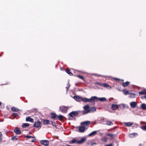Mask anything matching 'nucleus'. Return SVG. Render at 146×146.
<instances>
[{
	"label": "nucleus",
	"instance_id": "1",
	"mask_svg": "<svg viewBox=\"0 0 146 146\" xmlns=\"http://www.w3.org/2000/svg\"><path fill=\"white\" fill-rule=\"evenodd\" d=\"M84 110L82 111L83 114L85 115L89 113H93L96 111V108L95 107H90L88 105L84 106Z\"/></svg>",
	"mask_w": 146,
	"mask_h": 146
},
{
	"label": "nucleus",
	"instance_id": "2",
	"mask_svg": "<svg viewBox=\"0 0 146 146\" xmlns=\"http://www.w3.org/2000/svg\"><path fill=\"white\" fill-rule=\"evenodd\" d=\"M86 140L85 138H82L80 140H78L75 139H73L70 141V143H76L78 144H80L84 142Z\"/></svg>",
	"mask_w": 146,
	"mask_h": 146
},
{
	"label": "nucleus",
	"instance_id": "3",
	"mask_svg": "<svg viewBox=\"0 0 146 146\" xmlns=\"http://www.w3.org/2000/svg\"><path fill=\"white\" fill-rule=\"evenodd\" d=\"M69 108V107L62 105L60 107L59 110L62 113H66Z\"/></svg>",
	"mask_w": 146,
	"mask_h": 146
},
{
	"label": "nucleus",
	"instance_id": "4",
	"mask_svg": "<svg viewBox=\"0 0 146 146\" xmlns=\"http://www.w3.org/2000/svg\"><path fill=\"white\" fill-rule=\"evenodd\" d=\"M94 96L92 97L90 99L87 98H82V101L84 102H94Z\"/></svg>",
	"mask_w": 146,
	"mask_h": 146
},
{
	"label": "nucleus",
	"instance_id": "5",
	"mask_svg": "<svg viewBox=\"0 0 146 146\" xmlns=\"http://www.w3.org/2000/svg\"><path fill=\"white\" fill-rule=\"evenodd\" d=\"M79 114V111H73L70 113L68 114V115L72 117H73L76 116Z\"/></svg>",
	"mask_w": 146,
	"mask_h": 146
},
{
	"label": "nucleus",
	"instance_id": "6",
	"mask_svg": "<svg viewBox=\"0 0 146 146\" xmlns=\"http://www.w3.org/2000/svg\"><path fill=\"white\" fill-rule=\"evenodd\" d=\"M94 102H97L98 100H100L101 102L105 101L106 99L105 98H98L96 96H94Z\"/></svg>",
	"mask_w": 146,
	"mask_h": 146
},
{
	"label": "nucleus",
	"instance_id": "7",
	"mask_svg": "<svg viewBox=\"0 0 146 146\" xmlns=\"http://www.w3.org/2000/svg\"><path fill=\"white\" fill-rule=\"evenodd\" d=\"M40 143L45 146H48L49 144V142L47 140H42L40 141Z\"/></svg>",
	"mask_w": 146,
	"mask_h": 146
},
{
	"label": "nucleus",
	"instance_id": "8",
	"mask_svg": "<svg viewBox=\"0 0 146 146\" xmlns=\"http://www.w3.org/2000/svg\"><path fill=\"white\" fill-rule=\"evenodd\" d=\"M74 98L77 102H80L82 101V98L78 96H75L74 97Z\"/></svg>",
	"mask_w": 146,
	"mask_h": 146
},
{
	"label": "nucleus",
	"instance_id": "9",
	"mask_svg": "<svg viewBox=\"0 0 146 146\" xmlns=\"http://www.w3.org/2000/svg\"><path fill=\"white\" fill-rule=\"evenodd\" d=\"M14 131L15 133L17 135L20 134L21 133V131L19 128L17 127L15 128Z\"/></svg>",
	"mask_w": 146,
	"mask_h": 146
},
{
	"label": "nucleus",
	"instance_id": "10",
	"mask_svg": "<svg viewBox=\"0 0 146 146\" xmlns=\"http://www.w3.org/2000/svg\"><path fill=\"white\" fill-rule=\"evenodd\" d=\"M41 123L39 121L36 122L34 125V127L36 128H39L40 127Z\"/></svg>",
	"mask_w": 146,
	"mask_h": 146
},
{
	"label": "nucleus",
	"instance_id": "11",
	"mask_svg": "<svg viewBox=\"0 0 146 146\" xmlns=\"http://www.w3.org/2000/svg\"><path fill=\"white\" fill-rule=\"evenodd\" d=\"M90 121H86L82 122L81 123V125H82L88 126L90 125Z\"/></svg>",
	"mask_w": 146,
	"mask_h": 146
},
{
	"label": "nucleus",
	"instance_id": "12",
	"mask_svg": "<svg viewBox=\"0 0 146 146\" xmlns=\"http://www.w3.org/2000/svg\"><path fill=\"white\" fill-rule=\"evenodd\" d=\"M130 105L132 108H134L137 105V103L135 102H131L130 103Z\"/></svg>",
	"mask_w": 146,
	"mask_h": 146
},
{
	"label": "nucleus",
	"instance_id": "13",
	"mask_svg": "<svg viewBox=\"0 0 146 146\" xmlns=\"http://www.w3.org/2000/svg\"><path fill=\"white\" fill-rule=\"evenodd\" d=\"M97 131H94L89 134L88 136L89 137H91L94 136L97 134Z\"/></svg>",
	"mask_w": 146,
	"mask_h": 146
},
{
	"label": "nucleus",
	"instance_id": "14",
	"mask_svg": "<svg viewBox=\"0 0 146 146\" xmlns=\"http://www.w3.org/2000/svg\"><path fill=\"white\" fill-rule=\"evenodd\" d=\"M138 134L137 133H135L130 134L129 135V136L130 137L133 138L135 137Z\"/></svg>",
	"mask_w": 146,
	"mask_h": 146
},
{
	"label": "nucleus",
	"instance_id": "15",
	"mask_svg": "<svg viewBox=\"0 0 146 146\" xmlns=\"http://www.w3.org/2000/svg\"><path fill=\"white\" fill-rule=\"evenodd\" d=\"M85 129V128L83 127L80 126L79 127V131L81 132H83L84 131Z\"/></svg>",
	"mask_w": 146,
	"mask_h": 146
},
{
	"label": "nucleus",
	"instance_id": "16",
	"mask_svg": "<svg viewBox=\"0 0 146 146\" xmlns=\"http://www.w3.org/2000/svg\"><path fill=\"white\" fill-rule=\"evenodd\" d=\"M111 108L112 110H115L118 108V106L116 104H112Z\"/></svg>",
	"mask_w": 146,
	"mask_h": 146
},
{
	"label": "nucleus",
	"instance_id": "17",
	"mask_svg": "<svg viewBox=\"0 0 146 146\" xmlns=\"http://www.w3.org/2000/svg\"><path fill=\"white\" fill-rule=\"evenodd\" d=\"M26 120L27 121H29L31 122H34V119L30 117H26Z\"/></svg>",
	"mask_w": 146,
	"mask_h": 146
},
{
	"label": "nucleus",
	"instance_id": "18",
	"mask_svg": "<svg viewBox=\"0 0 146 146\" xmlns=\"http://www.w3.org/2000/svg\"><path fill=\"white\" fill-rule=\"evenodd\" d=\"M102 85H103L104 87L106 88L109 89H111V87L110 86H109L106 83L103 84Z\"/></svg>",
	"mask_w": 146,
	"mask_h": 146
},
{
	"label": "nucleus",
	"instance_id": "19",
	"mask_svg": "<svg viewBox=\"0 0 146 146\" xmlns=\"http://www.w3.org/2000/svg\"><path fill=\"white\" fill-rule=\"evenodd\" d=\"M11 110L13 111H16L18 112L19 111V110L18 109L15 108V107H13L11 108Z\"/></svg>",
	"mask_w": 146,
	"mask_h": 146
},
{
	"label": "nucleus",
	"instance_id": "20",
	"mask_svg": "<svg viewBox=\"0 0 146 146\" xmlns=\"http://www.w3.org/2000/svg\"><path fill=\"white\" fill-rule=\"evenodd\" d=\"M57 115L54 113H51V117L52 119H55Z\"/></svg>",
	"mask_w": 146,
	"mask_h": 146
},
{
	"label": "nucleus",
	"instance_id": "21",
	"mask_svg": "<svg viewBox=\"0 0 146 146\" xmlns=\"http://www.w3.org/2000/svg\"><path fill=\"white\" fill-rule=\"evenodd\" d=\"M139 93L140 95H145L146 94V89H144V90L139 92Z\"/></svg>",
	"mask_w": 146,
	"mask_h": 146
},
{
	"label": "nucleus",
	"instance_id": "22",
	"mask_svg": "<svg viewBox=\"0 0 146 146\" xmlns=\"http://www.w3.org/2000/svg\"><path fill=\"white\" fill-rule=\"evenodd\" d=\"M113 123L110 121H107L106 124L110 126L112 125L113 124Z\"/></svg>",
	"mask_w": 146,
	"mask_h": 146
},
{
	"label": "nucleus",
	"instance_id": "23",
	"mask_svg": "<svg viewBox=\"0 0 146 146\" xmlns=\"http://www.w3.org/2000/svg\"><path fill=\"white\" fill-rule=\"evenodd\" d=\"M141 108L143 110H146V104H142L141 106Z\"/></svg>",
	"mask_w": 146,
	"mask_h": 146
},
{
	"label": "nucleus",
	"instance_id": "24",
	"mask_svg": "<svg viewBox=\"0 0 146 146\" xmlns=\"http://www.w3.org/2000/svg\"><path fill=\"white\" fill-rule=\"evenodd\" d=\"M66 72L68 73V74L71 76H72L73 75V74L69 70V69H66Z\"/></svg>",
	"mask_w": 146,
	"mask_h": 146
},
{
	"label": "nucleus",
	"instance_id": "25",
	"mask_svg": "<svg viewBox=\"0 0 146 146\" xmlns=\"http://www.w3.org/2000/svg\"><path fill=\"white\" fill-rule=\"evenodd\" d=\"M58 118L60 121H61L63 119L64 116L61 115H59L58 116Z\"/></svg>",
	"mask_w": 146,
	"mask_h": 146
},
{
	"label": "nucleus",
	"instance_id": "26",
	"mask_svg": "<svg viewBox=\"0 0 146 146\" xmlns=\"http://www.w3.org/2000/svg\"><path fill=\"white\" fill-rule=\"evenodd\" d=\"M3 135L0 131V143H1L3 142V139H2Z\"/></svg>",
	"mask_w": 146,
	"mask_h": 146
},
{
	"label": "nucleus",
	"instance_id": "27",
	"mask_svg": "<svg viewBox=\"0 0 146 146\" xmlns=\"http://www.w3.org/2000/svg\"><path fill=\"white\" fill-rule=\"evenodd\" d=\"M50 121L48 120H44L43 121V123L44 124H47L49 123Z\"/></svg>",
	"mask_w": 146,
	"mask_h": 146
},
{
	"label": "nucleus",
	"instance_id": "28",
	"mask_svg": "<svg viewBox=\"0 0 146 146\" xmlns=\"http://www.w3.org/2000/svg\"><path fill=\"white\" fill-rule=\"evenodd\" d=\"M29 125L28 123H24L22 124V127H23L25 128Z\"/></svg>",
	"mask_w": 146,
	"mask_h": 146
},
{
	"label": "nucleus",
	"instance_id": "29",
	"mask_svg": "<svg viewBox=\"0 0 146 146\" xmlns=\"http://www.w3.org/2000/svg\"><path fill=\"white\" fill-rule=\"evenodd\" d=\"M128 94L130 95V97L131 98H134L135 97V94H134L131 93L129 94L128 93Z\"/></svg>",
	"mask_w": 146,
	"mask_h": 146
},
{
	"label": "nucleus",
	"instance_id": "30",
	"mask_svg": "<svg viewBox=\"0 0 146 146\" xmlns=\"http://www.w3.org/2000/svg\"><path fill=\"white\" fill-rule=\"evenodd\" d=\"M123 94L125 95H127L128 94V90H122Z\"/></svg>",
	"mask_w": 146,
	"mask_h": 146
},
{
	"label": "nucleus",
	"instance_id": "31",
	"mask_svg": "<svg viewBox=\"0 0 146 146\" xmlns=\"http://www.w3.org/2000/svg\"><path fill=\"white\" fill-rule=\"evenodd\" d=\"M121 109H124L125 107V105L124 104H121L119 105Z\"/></svg>",
	"mask_w": 146,
	"mask_h": 146
},
{
	"label": "nucleus",
	"instance_id": "32",
	"mask_svg": "<svg viewBox=\"0 0 146 146\" xmlns=\"http://www.w3.org/2000/svg\"><path fill=\"white\" fill-rule=\"evenodd\" d=\"M102 140L105 142H106L107 141V138L106 137H104L102 138Z\"/></svg>",
	"mask_w": 146,
	"mask_h": 146
},
{
	"label": "nucleus",
	"instance_id": "33",
	"mask_svg": "<svg viewBox=\"0 0 146 146\" xmlns=\"http://www.w3.org/2000/svg\"><path fill=\"white\" fill-rule=\"evenodd\" d=\"M122 86L124 87H125L128 86V81H126L125 83H122Z\"/></svg>",
	"mask_w": 146,
	"mask_h": 146
},
{
	"label": "nucleus",
	"instance_id": "34",
	"mask_svg": "<svg viewBox=\"0 0 146 146\" xmlns=\"http://www.w3.org/2000/svg\"><path fill=\"white\" fill-rule=\"evenodd\" d=\"M11 140H15L16 141L17 140H18V138L16 137L15 136H12L11 137Z\"/></svg>",
	"mask_w": 146,
	"mask_h": 146
},
{
	"label": "nucleus",
	"instance_id": "35",
	"mask_svg": "<svg viewBox=\"0 0 146 146\" xmlns=\"http://www.w3.org/2000/svg\"><path fill=\"white\" fill-rule=\"evenodd\" d=\"M25 137L26 138H27V139H28L30 138H35V137L34 136H29L28 135H27L25 136Z\"/></svg>",
	"mask_w": 146,
	"mask_h": 146
},
{
	"label": "nucleus",
	"instance_id": "36",
	"mask_svg": "<svg viewBox=\"0 0 146 146\" xmlns=\"http://www.w3.org/2000/svg\"><path fill=\"white\" fill-rule=\"evenodd\" d=\"M107 135L112 137L114 135V134H111V133H108L107 134Z\"/></svg>",
	"mask_w": 146,
	"mask_h": 146
},
{
	"label": "nucleus",
	"instance_id": "37",
	"mask_svg": "<svg viewBox=\"0 0 146 146\" xmlns=\"http://www.w3.org/2000/svg\"><path fill=\"white\" fill-rule=\"evenodd\" d=\"M12 115L13 116H14L15 117H16L18 115V114L17 113H12Z\"/></svg>",
	"mask_w": 146,
	"mask_h": 146
},
{
	"label": "nucleus",
	"instance_id": "38",
	"mask_svg": "<svg viewBox=\"0 0 146 146\" xmlns=\"http://www.w3.org/2000/svg\"><path fill=\"white\" fill-rule=\"evenodd\" d=\"M114 79L116 80V81H119L120 80H121V81H123V80H120L119 78H114Z\"/></svg>",
	"mask_w": 146,
	"mask_h": 146
},
{
	"label": "nucleus",
	"instance_id": "39",
	"mask_svg": "<svg viewBox=\"0 0 146 146\" xmlns=\"http://www.w3.org/2000/svg\"><path fill=\"white\" fill-rule=\"evenodd\" d=\"M141 128L143 130H146V126L144 125L142 126L141 127Z\"/></svg>",
	"mask_w": 146,
	"mask_h": 146
},
{
	"label": "nucleus",
	"instance_id": "40",
	"mask_svg": "<svg viewBox=\"0 0 146 146\" xmlns=\"http://www.w3.org/2000/svg\"><path fill=\"white\" fill-rule=\"evenodd\" d=\"M78 78L81 79H82L83 80H84V78L83 77L80 75H78Z\"/></svg>",
	"mask_w": 146,
	"mask_h": 146
},
{
	"label": "nucleus",
	"instance_id": "41",
	"mask_svg": "<svg viewBox=\"0 0 146 146\" xmlns=\"http://www.w3.org/2000/svg\"><path fill=\"white\" fill-rule=\"evenodd\" d=\"M96 84H98V85H100V86H102V85L103 84H102V83H101L100 82H97L96 83Z\"/></svg>",
	"mask_w": 146,
	"mask_h": 146
},
{
	"label": "nucleus",
	"instance_id": "42",
	"mask_svg": "<svg viewBox=\"0 0 146 146\" xmlns=\"http://www.w3.org/2000/svg\"><path fill=\"white\" fill-rule=\"evenodd\" d=\"M52 124L54 126H55L56 125L54 121H52L51 122Z\"/></svg>",
	"mask_w": 146,
	"mask_h": 146
},
{
	"label": "nucleus",
	"instance_id": "43",
	"mask_svg": "<svg viewBox=\"0 0 146 146\" xmlns=\"http://www.w3.org/2000/svg\"><path fill=\"white\" fill-rule=\"evenodd\" d=\"M68 86L67 87H66V88L67 89V91L68 90V89L69 88V86H70V84L68 82Z\"/></svg>",
	"mask_w": 146,
	"mask_h": 146
},
{
	"label": "nucleus",
	"instance_id": "44",
	"mask_svg": "<svg viewBox=\"0 0 146 146\" xmlns=\"http://www.w3.org/2000/svg\"><path fill=\"white\" fill-rule=\"evenodd\" d=\"M133 123L131 122H128V126L131 125L133 124Z\"/></svg>",
	"mask_w": 146,
	"mask_h": 146
},
{
	"label": "nucleus",
	"instance_id": "45",
	"mask_svg": "<svg viewBox=\"0 0 146 146\" xmlns=\"http://www.w3.org/2000/svg\"><path fill=\"white\" fill-rule=\"evenodd\" d=\"M113 144H112L111 143L109 144H108L105 145V146H112Z\"/></svg>",
	"mask_w": 146,
	"mask_h": 146
},
{
	"label": "nucleus",
	"instance_id": "46",
	"mask_svg": "<svg viewBox=\"0 0 146 146\" xmlns=\"http://www.w3.org/2000/svg\"><path fill=\"white\" fill-rule=\"evenodd\" d=\"M123 123L124 124V125H126V126H128V123L127 122V123L124 122Z\"/></svg>",
	"mask_w": 146,
	"mask_h": 146
},
{
	"label": "nucleus",
	"instance_id": "47",
	"mask_svg": "<svg viewBox=\"0 0 146 146\" xmlns=\"http://www.w3.org/2000/svg\"><path fill=\"white\" fill-rule=\"evenodd\" d=\"M96 143H93L91 144L92 145H96Z\"/></svg>",
	"mask_w": 146,
	"mask_h": 146
},
{
	"label": "nucleus",
	"instance_id": "48",
	"mask_svg": "<svg viewBox=\"0 0 146 146\" xmlns=\"http://www.w3.org/2000/svg\"><path fill=\"white\" fill-rule=\"evenodd\" d=\"M35 141V139H33V140H32L31 141V142H34Z\"/></svg>",
	"mask_w": 146,
	"mask_h": 146
},
{
	"label": "nucleus",
	"instance_id": "49",
	"mask_svg": "<svg viewBox=\"0 0 146 146\" xmlns=\"http://www.w3.org/2000/svg\"><path fill=\"white\" fill-rule=\"evenodd\" d=\"M64 146H71V145H68V144H66V145H65Z\"/></svg>",
	"mask_w": 146,
	"mask_h": 146
},
{
	"label": "nucleus",
	"instance_id": "50",
	"mask_svg": "<svg viewBox=\"0 0 146 146\" xmlns=\"http://www.w3.org/2000/svg\"><path fill=\"white\" fill-rule=\"evenodd\" d=\"M139 146H142V144H139Z\"/></svg>",
	"mask_w": 146,
	"mask_h": 146
},
{
	"label": "nucleus",
	"instance_id": "51",
	"mask_svg": "<svg viewBox=\"0 0 146 146\" xmlns=\"http://www.w3.org/2000/svg\"><path fill=\"white\" fill-rule=\"evenodd\" d=\"M117 89L119 91H121V90H120V89H118L117 88Z\"/></svg>",
	"mask_w": 146,
	"mask_h": 146
},
{
	"label": "nucleus",
	"instance_id": "52",
	"mask_svg": "<svg viewBox=\"0 0 146 146\" xmlns=\"http://www.w3.org/2000/svg\"><path fill=\"white\" fill-rule=\"evenodd\" d=\"M144 97L146 99V96H145Z\"/></svg>",
	"mask_w": 146,
	"mask_h": 146
},
{
	"label": "nucleus",
	"instance_id": "53",
	"mask_svg": "<svg viewBox=\"0 0 146 146\" xmlns=\"http://www.w3.org/2000/svg\"><path fill=\"white\" fill-rule=\"evenodd\" d=\"M108 131H110V129H108Z\"/></svg>",
	"mask_w": 146,
	"mask_h": 146
},
{
	"label": "nucleus",
	"instance_id": "54",
	"mask_svg": "<svg viewBox=\"0 0 146 146\" xmlns=\"http://www.w3.org/2000/svg\"><path fill=\"white\" fill-rule=\"evenodd\" d=\"M98 76H101L100 75H99Z\"/></svg>",
	"mask_w": 146,
	"mask_h": 146
},
{
	"label": "nucleus",
	"instance_id": "55",
	"mask_svg": "<svg viewBox=\"0 0 146 146\" xmlns=\"http://www.w3.org/2000/svg\"><path fill=\"white\" fill-rule=\"evenodd\" d=\"M57 66V64L56 65V66Z\"/></svg>",
	"mask_w": 146,
	"mask_h": 146
},
{
	"label": "nucleus",
	"instance_id": "56",
	"mask_svg": "<svg viewBox=\"0 0 146 146\" xmlns=\"http://www.w3.org/2000/svg\"><path fill=\"white\" fill-rule=\"evenodd\" d=\"M116 127H114V129H115V128H116Z\"/></svg>",
	"mask_w": 146,
	"mask_h": 146
},
{
	"label": "nucleus",
	"instance_id": "57",
	"mask_svg": "<svg viewBox=\"0 0 146 146\" xmlns=\"http://www.w3.org/2000/svg\"><path fill=\"white\" fill-rule=\"evenodd\" d=\"M111 139H112V138H111Z\"/></svg>",
	"mask_w": 146,
	"mask_h": 146
},
{
	"label": "nucleus",
	"instance_id": "58",
	"mask_svg": "<svg viewBox=\"0 0 146 146\" xmlns=\"http://www.w3.org/2000/svg\"><path fill=\"white\" fill-rule=\"evenodd\" d=\"M128 84H129V82H128Z\"/></svg>",
	"mask_w": 146,
	"mask_h": 146
}]
</instances>
